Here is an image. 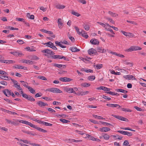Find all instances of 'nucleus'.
I'll return each instance as SVG.
<instances>
[{
  "mask_svg": "<svg viewBox=\"0 0 146 146\" xmlns=\"http://www.w3.org/2000/svg\"><path fill=\"white\" fill-rule=\"evenodd\" d=\"M41 52L43 53H45L43 54L44 55L47 56L48 58H51L54 59L56 58L59 59L63 58L65 60H68V59L64 56L61 57L60 55H54L55 53L53 52L48 49L43 50L41 51Z\"/></svg>",
  "mask_w": 146,
  "mask_h": 146,
  "instance_id": "1",
  "label": "nucleus"
},
{
  "mask_svg": "<svg viewBox=\"0 0 146 146\" xmlns=\"http://www.w3.org/2000/svg\"><path fill=\"white\" fill-rule=\"evenodd\" d=\"M6 121L9 123H11L15 125H17L19 124L18 122L22 123L25 124L26 125L27 124L28 121L25 120H15V121H12L8 119H6Z\"/></svg>",
  "mask_w": 146,
  "mask_h": 146,
  "instance_id": "2",
  "label": "nucleus"
},
{
  "mask_svg": "<svg viewBox=\"0 0 146 146\" xmlns=\"http://www.w3.org/2000/svg\"><path fill=\"white\" fill-rule=\"evenodd\" d=\"M27 125H29L30 126L36 129L38 131H40L42 132L46 133L47 132V131L46 130L39 127H37L36 126L32 124L31 123L28 121L27 122Z\"/></svg>",
  "mask_w": 146,
  "mask_h": 146,
  "instance_id": "3",
  "label": "nucleus"
},
{
  "mask_svg": "<svg viewBox=\"0 0 146 146\" xmlns=\"http://www.w3.org/2000/svg\"><path fill=\"white\" fill-rule=\"evenodd\" d=\"M142 49V48L139 46H131L129 48L125 50L127 52H132L133 51H137L140 50Z\"/></svg>",
  "mask_w": 146,
  "mask_h": 146,
  "instance_id": "4",
  "label": "nucleus"
},
{
  "mask_svg": "<svg viewBox=\"0 0 146 146\" xmlns=\"http://www.w3.org/2000/svg\"><path fill=\"white\" fill-rule=\"evenodd\" d=\"M46 90L54 93H61L62 92V91L61 90L58 88H52L47 89Z\"/></svg>",
  "mask_w": 146,
  "mask_h": 146,
  "instance_id": "5",
  "label": "nucleus"
},
{
  "mask_svg": "<svg viewBox=\"0 0 146 146\" xmlns=\"http://www.w3.org/2000/svg\"><path fill=\"white\" fill-rule=\"evenodd\" d=\"M86 135L87 136L84 137V138L86 139L88 138L89 140H91L93 141H96L99 142H100L101 141L100 139L95 138L94 137L91 136L90 135L88 134H86Z\"/></svg>",
  "mask_w": 146,
  "mask_h": 146,
  "instance_id": "6",
  "label": "nucleus"
},
{
  "mask_svg": "<svg viewBox=\"0 0 146 146\" xmlns=\"http://www.w3.org/2000/svg\"><path fill=\"white\" fill-rule=\"evenodd\" d=\"M112 115L116 118H117L121 120L125 121H128V120L126 118L114 115Z\"/></svg>",
  "mask_w": 146,
  "mask_h": 146,
  "instance_id": "7",
  "label": "nucleus"
},
{
  "mask_svg": "<svg viewBox=\"0 0 146 146\" xmlns=\"http://www.w3.org/2000/svg\"><path fill=\"white\" fill-rule=\"evenodd\" d=\"M123 77L126 79H128L129 80H136V78L134 77L133 76L131 75H127L124 76H123Z\"/></svg>",
  "mask_w": 146,
  "mask_h": 146,
  "instance_id": "8",
  "label": "nucleus"
},
{
  "mask_svg": "<svg viewBox=\"0 0 146 146\" xmlns=\"http://www.w3.org/2000/svg\"><path fill=\"white\" fill-rule=\"evenodd\" d=\"M64 90L66 92L69 93H74L76 94V93L73 90V89L72 88H65Z\"/></svg>",
  "mask_w": 146,
  "mask_h": 146,
  "instance_id": "9",
  "label": "nucleus"
},
{
  "mask_svg": "<svg viewBox=\"0 0 146 146\" xmlns=\"http://www.w3.org/2000/svg\"><path fill=\"white\" fill-rule=\"evenodd\" d=\"M21 62L23 63H25L30 64H32L35 63L34 61L27 60H21Z\"/></svg>",
  "mask_w": 146,
  "mask_h": 146,
  "instance_id": "10",
  "label": "nucleus"
},
{
  "mask_svg": "<svg viewBox=\"0 0 146 146\" xmlns=\"http://www.w3.org/2000/svg\"><path fill=\"white\" fill-rule=\"evenodd\" d=\"M90 42L92 44L95 45L98 44L99 42L98 40L95 38L92 39L90 40Z\"/></svg>",
  "mask_w": 146,
  "mask_h": 146,
  "instance_id": "11",
  "label": "nucleus"
},
{
  "mask_svg": "<svg viewBox=\"0 0 146 146\" xmlns=\"http://www.w3.org/2000/svg\"><path fill=\"white\" fill-rule=\"evenodd\" d=\"M110 129L109 128L106 127H103L99 129V130L102 132H106L110 131Z\"/></svg>",
  "mask_w": 146,
  "mask_h": 146,
  "instance_id": "12",
  "label": "nucleus"
},
{
  "mask_svg": "<svg viewBox=\"0 0 146 146\" xmlns=\"http://www.w3.org/2000/svg\"><path fill=\"white\" fill-rule=\"evenodd\" d=\"M89 93V92L88 91H86L84 92H81L77 94H76L78 96H83L85 95H87Z\"/></svg>",
  "mask_w": 146,
  "mask_h": 146,
  "instance_id": "13",
  "label": "nucleus"
},
{
  "mask_svg": "<svg viewBox=\"0 0 146 146\" xmlns=\"http://www.w3.org/2000/svg\"><path fill=\"white\" fill-rule=\"evenodd\" d=\"M3 92L5 95L9 97L11 95V92L8 89H5L4 90Z\"/></svg>",
  "mask_w": 146,
  "mask_h": 146,
  "instance_id": "14",
  "label": "nucleus"
},
{
  "mask_svg": "<svg viewBox=\"0 0 146 146\" xmlns=\"http://www.w3.org/2000/svg\"><path fill=\"white\" fill-rule=\"evenodd\" d=\"M71 79L68 78L64 77L61 78H60V80L63 82H69L71 81Z\"/></svg>",
  "mask_w": 146,
  "mask_h": 146,
  "instance_id": "15",
  "label": "nucleus"
},
{
  "mask_svg": "<svg viewBox=\"0 0 146 146\" xmlns=\"http://www.w3.org/2000/svg\"><path fill=\"white\" fill-rule=\"evenodd\" d=\"M97 23L98 24H99L101 25L103 27L105 30H106L107 29V27H108V26H107V24H108V23H106L104 24L102 23L98 22H97Z\"/></svg>",
  "mask_w": 146,
  "mask_h": 146,
  "instance_id": "16",
  "label": "nucleus"
},
{
  "mask_svg": "<svg viewBox=\"0 0 146 146\" xmlns=\"http://www.w3.org/2000/svg\"><path fill=\"white\" fill-rule=\"evenodd\" d=\"M88 52L90 55H91L92 54L96 53V51L94 49L91 48L88 50Z\"/></svg>",
  "mask_w": 146,
  "mask_h": 146,
  "instance_id": "17",
  "label": "nucleus"
},
{
  "mask_svg": "<svg viewBox=\"0 0 146 146\" xmlns=\"http://www.w3.org/2000/svg\"><path fill=\"white\" fill-rule=\"evenodd\" d=\"M37 104L40 107H42V106H48L46 103H45L42 102L41 101H39L37 102Z\"/></svg>",
  "mask_w": 146,
  "mask_h": 146,
  "instance_id": "18",
  "label": "nucleus"
},
{
  "mask_svg": "<svg viewBox=\"0 0 146 146\" xmlns=\"http://www.w3.org/2000/svg\"><path fill=\"white\" fill-rule=\"evenodd\" d=\"M54 66L59 68H64L66 67L65 65H62L57 64H55Z\"/></svg>",
  "mask_w": 146,
  "mask_h": 146,
  "instance_id": "19",
  "label": "nucleus"
},
{
  "mask_svg": "<svg viewBox=\"0 0 146 146\" xmlns=\"http://www.w3.org/2000/svg\"><path fill=\"white\" fill-rule=\"evenodd\" d=\"M13 67L15 68H17L19 69H23L24 70H26V67H24L21 66H20L18 65H17L14 66Z\"/></svg>",
  "mask_w": 146,
  "mask_h": 146,
  "instance_id": "20",
  "label": "nucleus"
},
{
  "mask_svg": "<svg viewBox=\"0 0 146 146\" xmlns=\"http://www.w3.org/2000/svg\"><path fill=\"white\" fill-rule=\"evenodd\" d=\"M65 6L60 4H57L56 5V7L58 9H62L64 8Z\"/></svg>",
  "mask_w": 146,
  "mask_h": 146,
  "instance_id": "21",
  "label": "nucleus"
},
{
  "mask_svg": "<svg viewBox=\"0 0 146 146\" xmlns=\"http://www.w3.org/2000/svg\"><path fill=\"white\" fill-rule=\"evenodd\" d=\"M70 49L72 52H78L80 50V49H77L76 47H70Z\"/></svg>",
  "mask_w": 146,
  "mask_h": 146,
  "instance_id": "22",
  "label": "nucleus"
},
{
  "mask_svg": "<svg viewBox=\"0 0 146 146\" xmlns=\"http://www.w3.org/2000/svg\"><path fill=\"white\" fill-rule=\"evenodd\" d=\"M3 63H6L8 64L14 63L15 62L12 60H4Z\"/></svg>",
  "mask_w": 146,
  "mask_h": 146,
  "instance_id": "23",
  "label": "nucleus"
},
{
  "mask_svg": "<svg viewBox=\"0 0 146 146\" xmlns=\"http://www.w3.org/2000/svg\"><path fill=\"white\" fill-rule=\"evenodd\" d=\"M103 138L105 140H108L109 139L110 136L107 134H104L103 135Z\"/></svg>",
  "mask_w": 146,
  "mask_h": 146,
  "instance_id": "24",
  "label": "nucleus"
},
{
  "mask_svg": "<svg viewBox=\"0 0 146 146\" xmlns=\"http://www.w3.org/2000/svg\"><path fill=\"white\" fill-rule=\"evenodd\" d=\"M71 14L77 17H78L80 16V14L78 12H76L74 10H72L71 12Z\"/></svg>",
  "mask_w": 146,
  "mask_h": 146,
  "instance_id": "25",
  "label": "nucleus"
},
{
  "mask_svg": "<svg viewBox=\"0 0 146 146\" xmlns=\"http://www.w3.org/2000/svg\"><path fill=\"white\" fill-rule=\"evenodd\" d=\"M109 14L110 15L113 17H117L118 16V14L116 13H113L111 11H109L108 12Z\"/></svg>",
  "mask_w": 146,
  "mask_h": 146,
  "instance_id": "26",
  "label": "nucleus"
},
{
  "mask_svg": "<svg viewBox=\"0 0 146 146\" xmlns=\"http://www.w3.org/2000/svg\"><path fill=\"white\" fill-rule=\"evenodd\" d=\"M104 18L108 20V21H109L110 22L113 24H114V21L112 20V19H111V18L107 17H105Z\"/></svg>",
  "mask_w": 146,
  "mask_h": 146,
  "instance_id": "27",
  "label": "nucleus"
},
{
  "mask_svg": "<svg viewBox=\"0 0 146 146\" xmlns=\"http://www.w3.org/2000/svg\"><path fill=\"white\" fill-rule=\"evenodd\" d=\"M116 91L117 92H120L123 93L124 94H126L127 92V91L124 90L122 89H117L116 90Z\"/></svg>",
  "mask_w": 146,
  "mask_h": 146,
  "instance_id": "28",
  "label": "nucleus"
},
{
  "mask_svg": "<svg viewBox=\"0 0 146 146\" xmlns=\"http://www.w3.org/2000/svg\"><path fill=\"white\" fill-rule=\"evenodd\" d=\"M27 88L29 89L31 93L33 94H35V90H34L32 87L30 86H29Z\"/></svg>",
  "mask_w": 146,
  "mask_h": 146,
  "instance_id": "29",
  "label": "nucleus"
},
{
  "mask_svg": "<svg viewBox=\"0 0 146 146\" xmlns=\"http://www.w3.org/2000/svg\"><path fill=\"white\" fill-rule=\"evenodd\" d=\"M90 84L87 83H84L81 84V86L84 87H87L90 86Z\"/></svg>",
  "mask_w": 146,
  "mask_h": 146,
  "instance_id": "30",
  "label": "nucleus"
},
{
  "mask_svg": "<svg viewBox=\"0 0 146 146\" xmlns=\"http://www.w3.org/2000/svg\"><path fill=\"white\" fill-rule=\"evenodd\" d=\"M27 17L30 19H33L34 18V16L33 15H30V13H28L27 14Z\"/></svg>",
  "mask_w": 146,
  "mask_h": 146,
  "instance_id": "31",
  "label": "nucleus"
},
{
  "mask_svg": "<svg viewBox=\"0 0 146 146\" xmlns=\"http://www.w3.org/2000/svg\"><path fill=\"white\" fill-rule=\"evenodd\" d=\"M20 82L22 83L23 85L26 88H28V87H29V86H28L27 85H28V84L26 82H25L23 81H20Z\"/></svg>",
  "mask_w": 146,
  "mask_h": 146,
  "instance_id": "32",
  "label": "nucleus"
},
{
  "mask_svg": "<svg viewBox=\"0 0 146 146\" xmlns=\"http://www.w3.org/2000/svg\"><path fill=\"white\" fill-rule=\"evenodd\" d=\"M42 44L45 45V44H47L48 45V46L50 48H51L52 47V46H53V45L54 44L53 43H52V42H48L46 43H43Z\"/></svg>",
  "mask_w": 146,
  "mask_h": 146,
  "instance_id": "33",
  "label": "nucleus"
},
{
  "mask_svg": "<svg viewBox=\"0 0 146 146\" xmlns=\"http://www.w3.org/2000/svg\"><path fill=\"white\" fill-rule=\"evenodd\" d=\"M113 137L115 138L116 139H119V140H121L122 139V137H120V136L118 135H111Z\"/></svg>",
  "mask_w": 146,
  "mask_h": 146,
  "instance_id": "34",
  "label": "nucleus"
},
{
  "mask_svg": "<svg viewBox=\"0 0 146 146\" xmlns=\"http://www.w3.org/2000/svg\"><path fill=\"white\" fill-rule=\"evenodd\" d=\"M27 134L31 136H35L37 135V134L34 132L33 131H28L27 133Z\"/></svg>",
  "mask_w": 146,
  "mask_h": 146,
  "instance_id": "35",
  "label": "nucleus"
},
{
  "mask_svg": "<svg viewBox=\"0 0 146 146\" xmlns=\"http://www.w3.org/2000/svg\"><path fill=\"white\" fill-rule=\"evenodd\" d=\"M95 78V77L94 76H90L88 77V79L90 81H92Z\"/></svg>",
  "mask_w": 146,
  "mask_h": 146,
  "instance_id": "36",
  "label": "nucleus"
},
{
  "mask_svg": "<svg viewBox=\"0 0 146 146\" xmlns=\"http://www.w3.org/2000/svg\"><path fill=\"white\" fill-rule=\"evenodd\" d=\"M92 116L98 119H105V118H103L102 117L100 116H98L95 115H93Z\"/></svg>",
  "mask_w": 146,
  "mask_h": 146,
  "instance_id": "37",
  "label": "nucleus"
},
{
  "mask_svg": "<svg viewBox=\"0 0 146 146\" xmlns=\"http://www.w3.org/2000/svg\"><path fill=\"white\" fill-rule=\"evenodd\" d=\"M79 3L82 4H85L86 3V1L85 0H76Z\"/></svg>",
  "mask_w": 146,
  "mask_h": 146,
  "instance_id": "38",
  "label": "nucleus"
},
{
  "mask_svg": "<svg viewBox=\"0 0 146 146\" xmlns=\"http://www.w3.org/2000/svg\"><path fill=\"white\" fill-rule=\"evenodd\" d=\"M124 64L127 65H129V66L132 67L133 66V63L131 62H129L126 61L124 62Z\"/></svg>",
  "mask_w": 146,
  "mask_h": 146,
  "instance_id": "39",
  "label": "nucleus"
},
{
  "mask_svg": "<svg viewBox=\"0 0 146 146\" xmlns=\"http://www.w3.org/2000/svg\"><path fill=\"white\" fill-rule=\"evenodd\" d=\"M121 110L122 111L126 112H131L132 111L129 109H126L125 108H121Z\"/></svg>",
  "mask_w": 146,
  "mask_h": 146,
  "instance_id": "40",
  "label": "nucleus"
},
{
  "mask_svg": "<svg viewBox=\"0 0 146 146\" xmlns=\"http://www.w3.org/2000/svg\"><path fill=\"white\" fill-rule=\"evenodd\" d=\"M37 78L44 80H47V79L45 77L42 76H38Z\"/></svg>",
  "mask_w": 146,
  "mask_h": 146,
  "instance_id": "41",
  "label": "nucleus"
},
{
  "mask_svg": "<svg viewBox=\"0 0 146 146\" xmlns=\"http://www.w3.org/2000/svg\"><path fill=\"white\" fill-rule=\"evenodd\" d=\"M28 97L27 99L28 100L31 101H35V99L32 96H29Z\"/></svg>",
  "mask_w": 146,
  "mask_h": 146,
  "instance_id": "42",
  "label": "nucleus"
},
{
  "mask_svg": "<svg viewBox=\"0 0 146 146\" xmlns=\"http://www.w3.org/2000/svg\"><path fill=\"white\" fill-rule=\"evenodd\" d=\"M84 28L86 31H88L90 29L89 25L86 24L84 25Z\"/></svg>",
  "mask_w": 146,
  "mask_h": 146,
  "instance_id": "43",
  "label": "nucleus"
},
{
  "mask_svg": "<svg viewBox=\"0 0 146 146\" xmlns=\"http://www.w3.org/2000/svg\"><path fill=\"white\" fill-rule=\"evenodd\" d=\"M116 104H107L106 106H108L114 108L115 107Z\"/></svg>",
  "mask_w": 146,
  "mask_h": 146,
  "instance_id": "44",
  "label": "nucleus"
},
{
  "mask_svg": "<svg viewBox=\"0 0 146 146\" xmlns=\"http://www.w3.org/2000/svg\"><path fill=\"white\" fill-rule=\"evenodd\" d=\"M107 26H108L109 27L112 28L114 30L117 31L118 30V29L117 28L113 26H111L109 24H107Z\"/></svg>",
  "mask_w": 146,
  "mask_h": 146,
  "instance_id": "45",
  "label": "nucleus"
},
{
  "mask_svg": "<svg viewBox=\"0 0 146 146\" xmlns=\"http://www.w3.org/2000/svg\"><path fill=\"white\" fill-rule=\"evenodd\" d=\"M60 120L63 123H66L69 122V121L64 119H60Z\"/></svg>",
  "mask_w": 146,
  "mask_h": 146,
  "instance_id": "46",
  "label": "nucleus"
},
{
  "mask_svg": "<svg viewBox=\"0 0 146 146\" xmlns=\"http://www.w3.org/2000/svg\"><path fill=\"white\" fill-rule=\"evenodd\" d=\"M96 67L97 69H99L102 67L103 65L102 64H97L96 66Z\"/></svg>",
  "mask_w": 146,
  "mask_h": 146,
  "instance_id": "47",
  "label": "nucleus"
},
{
  "mask_svg": "<svg viewBox=\"0 0 146 146\" xmlns=\"http://www.w3.org/2000/svg\"><path fill=\"white\" fill-rule=\"evenodd\" d=\"M71 141L73 142H79L82 141V140H77L75 139H72Z\"/></svg>",
  "mask_w": 146,
  "mask_h": 146,
  "instance_id": "48",
  "label": "nucleus"
},
{
  "mask_svg": "<svg viewBox=\"0 0 146 146\" xmlns=\"http://www.w3.org/2000/svg\"><path fill=\"white\" fill-rule=\"evenodd\" d=\"M0 78L2 79H4L5 80H9V79H6V78H8V77L5 76L1 75L0 76Z\"/></svg>",
  "mask_w": 146,
  "mask_h": 146,
  "instance_id": "49",
  "label": "nucleus"
},
{
  "mask_svg": "<svg viewBox=\"0 0 146 146\" xmlns=\"http://www.w3.org/2000/svg\"><path fill=\"white\" fill-rule=\"evenodd\" d=\"M102 90H103L105 91H109L110 90V89L107 87L103 86Z\"/></svg>",
  "mask_w": 146,
  "mask_h": 146,
  "instance_id": "50",
  "label": "nucleus"
},
{
  "mask_svg": "<svg viewBox=\"0 0 146 146\" xmlns=\"http://www.w3.org/2000/svg\"><path fill=\"white\" fill-rule=\"evenodd\" d=\"M15 87L18 89L22 90V88L20 87V85H18V83H17V84L14 85Z\"/></svg>",
  "mask_w": 146,
  "mask_h": 146,
  "instance_id": "51",
  "label": "nucleus"
},
{
  "mask_svg": "<svg viewBox=\"0 0 146 146\" xmlns=\"http://www.w3.org/2000/svg\"><path fill=\"white\" fill-rule=\"evenodd\" d=\"M40 10L42 11L43 12H45L47 10V8H45L44 7L42 6L40 7Z\"/></svg>",
  "mask_w": 146,
  "mask_h": 146,
  "instance_id": "52",
  "label": "nucleus"
},
{
  "mask_svg": "<svg viewBox=\"0 0 146 146\" xmlns=\"http://www.w3.org/2000/svg\"><path fill=\"white\" fill-rule=\"evenodd\" d=\"M121 129H124V130H130V131H135V130H132L131 128H130L129 127H126V128H125L121 127Z\"/></svg>",
  "mask_w": 146,
  "mask_h": 146,
  "instance_id": "53",
  "label": "nucleus"
},
{
  "mask_svg": "<svg viewBox=\"0 0 146 146\" xmlns=\"http://www.w3.org/2000/svg\"><path fill=\"white\" fill-rule=\"evenodd\" d=\"M7 113L13 115H17V113L14 111H7Z\"/></svg>",
  "mask_w": 146,
  "mask_h": 146,
  "instance_id": "54",
  "label": "nucleus"
},
{
  "mask_svg": "<svg viewBox=\"0 0 146 146\" xmlns=\"http://www.w3.org/2000/svg\"><path fill=\"white\" fill-rule=\"evenodd\" d=\"M20 141H22L23 143L26 144H29L30 142L27 140H22L21 139Z\"/></svg>",
  "mask_w": 146,
  "mask_h": 146,
  "instance_id": "55",
  "label": "nucleus"
},
{
  "mask_svg": "<svg viewBox=\"0 0 146 146\" xmlns=\"http://www.w3.org/2000/svg\"><path fill=\"white\" fill-rule=\"evenodd\" d=\"M134 108H135L137 111H143V110L141 108H139L137 106H135L134 107Z\"/></svg>",
  "mask_w": 146,
  "mask_h": 146,
  "instance_id": "56",
  "label": "nucleus"
},
{
  "mask_svg": "<svg viewBox=\"0 0 146 146\" xmlns=\"http://www.w3.org/2000/svg\"><path fill=\"white\" fill-rule=\"evenodd\" d=\"M132 135V133L127 131H126L125 134V135H127L128 136H131Z\"/></svg>",
  "mask_w": 146,
  "mask_h": 146,
  "instance_id": "57",
  "label": "nucleus"
},
{
  "mask_svg": "<svg viewBox=\"0 0 146 146\" xmlns=\"http://www.w3.org/2000/svg\"><path fill=\"white\" fill-rule=\"evenodd\" d=\"M17 42L19 43V44H23L24 42L22 40L19 39L17 40Z\"/></svg>",
  "mask_w": 146,
  "mask_h": 146,
  "instance_id": "58",
  "label": "nucleus"
},
{
  "mask_svg": "<svg viewBox=\"0 0 146 146\" xmlns=\"http://www.w3.org/2000/svg\"><path fill=\"white\" fill-rule=\"evenodd\" d=\"M127 36H128L129 37H133L134 36V35L132 33H128Z\"/></svg>",
  "mask_w": 146,
  "mask_h": 146,
  "instance_id": "59",
  "label": "nucleus"
},
{
  "mask_svg": "<svg viewBox=\"0 0 146 146\" xmlns=\"http://www.w3.org/2000/svg\"><path fill=\"white\" fill-rule=\"evenodd\" d=\"M74 28L76 30L78 34L80 35V32L79 31V28L76 26H75Z\"/></svg>",
  "mask_w": 146,
  "mask_h": 146,
  "instance_id": "60",
  "label": "nucleus"
},
{
  "mask_svg": "<svg viewBox=\"0 0 146 146\" xmlns=\"http://www.w3.org/2000/svg\"><path fill=\"white\" fill-rule=\"evenodd\" d=\"M16 20H18L19 21H22L24 22H25L24 19L23 18H16Z\"/></svg>",
  "mask_w": 146,
  "mask_h": 146,
  "instance_id": "61",
  "label": "nucleus"
},
{
  "mask_svg": "<svg viewBox=\"0 0 146 146\" xmlns=\"http://www.w3.org/2000/svg\"><path fill=\"white\" fill-rule=\"evenodd\" d=\"M97 50L98 52L103 53V51H102V48L100 47H98L97 48Z\"/></svg>",
  "mask_w": 146,
  "mask_h": 146,
  "instance_id": "62",
  "label": "nucleus"
},
{
  "mask_svg": "<svg viewBox=\"0 0 146 146\" xmlns=\"http://www.w3.org/2000/svg\"><path fill=\"white\" fill-rule=\"evenodd\" d=\"M106 30L110 31L111 33H112L113 35H114L115 33L114 32L113 30L110 28H108Z\"/></svg>",
  "mask_w": 146,
  "mask_h": 146,
  "instance_id": "63",
  "label": "nucleus"
},
{
  "mask_svg": "<svg viewBox=\"0 0 146 146\" xmlns=\"http://www.w3.org/2000/svg\"><path fill=\"white\" fill-rule=\"evenodd\" d=\"M0 83L1 84L4 85L6 86L7 85V82L3 80L1 81Z\"/></svg>",
  "mask_w": 146,
  "mask_h": 146,
  "instance_id": "64",
  "label": "nucleus"
}]
</instances>
